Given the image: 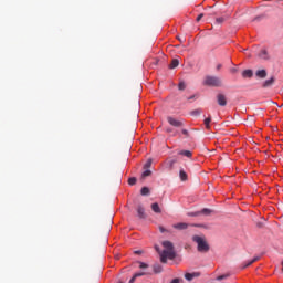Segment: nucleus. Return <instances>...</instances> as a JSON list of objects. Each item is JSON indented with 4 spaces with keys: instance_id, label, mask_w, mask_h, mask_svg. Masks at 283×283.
I'll list each match as a JSON object with an SVG mask.
<instances>
[{
    "instance_id": "obj_1",
    "label": "nucleus",
    "mask_w": 283,
    "mask_h": 283,
    "mask_svg": "<svg viewBox=\"0 0 283 283\" xmlns=\"http://www.w3.org/2000/svg\"><path fill=\"white\" fill-rule=\"evenodd\" d=\"M161 245L164 250H160V247L155 245L157 253L159 254L160 262L167 264L168 260H176V250L174 249V243L171 241H163Z\"/></svg>"
},
{
    "instance_id": "obj_2",
    "label": "nucleus",
    "mask_w": 283,
    "mask_h": 283,
    "mask_svg": "<svg viewBox=\"0 0 283 283\" xmlns=\"http://www.w3.org/2000/svg\"><path fill=\"white\" fill-rule=\"evenodd\" d=\"M192 241L197 244V251L199 253H209V250L211 247L209 245V242L207 241V237L205 235H193Z\"/></svg>"
},
{
    "instance_id": "obj_3",
    "label": "nucleus",
    "mask_w": 283,
    "mask_h": 283,
    "mask_svg": "<svg viewBox=\"0 0 283 283\" xmlns=\"http://www.w3.org/2000/svg\"><path fill=\"white\" fill-rule=\"evenodd\" d=\"M203 85H208V87H222V80L218 76L208 75L203 81Z\"/></svg>"
},
{
    "instance_id": "obj_4",
    "label": "nucleus",
    "mask_w": 283,
    "mask_h": 283,
    "mask_svg": "<svg viewBox=\"0 0 283 283\" xmlns=\"http://www.w3.org/2000/svg\"><path fill=\"white\" fill-rule=\"evenodd\" d=\"M217 102L220 107H227V96L224 94H218Z\"/></svg>"
},
{
    "instance_id": "obj_5",
    "label": "nucleus",
    "mask_w": 283,
    "mask_h": 283,
    "mask_svg": "<svg viewBox=\"0 0 283 283\" xmlns=\"http://www.w3.org/2000/svg\"><path fill=\"white\" fill-rule=\"evenodd\" d=\"M167 122L169 123V125H171L172 127H182V122L174 118V117H167Z\"/></svg>"
},
{
    "instance_id": "obj_6",
    "label": "nucleus",
    "mask_w": 283,
    "mask_h": 283,
    "mask_svg": "<svg viewBox=\"0 0 283 283\" xmlns=\"http://www.w3.org/2000/svg\"><path fill=\"white\" fill-rule=\"evenodd\" d=\"M137 216L140 218V220H145L147 218V214L145 213V208L143 206L137 207Z\"/></svg>"
},
{
    "instance_id": "obj_7",
    "label": "nucleus",
    "mask_w": 283,
    "mask_h": 283,
    "mask_svg": "<svg viewBox=\"0 0 283 283\" xmlns=\"http://www.w3.org/2000/svg\"><path fill=\"white\" fill-rule=\"evenodd\" d=\"M188 227L189 224L185 222L174 224V229H178L179 231H185Z\"/></svg>"
},
{
    "instance_id": "obj_8",
    "label": "nucleus",
    "mask_w": 283,
    "mask_h": 283,
    "mask_svg": "<svg viewBox=\"0 0 283 283\" xmlns=\"http://www.w3.org/2000/svg\"><path fill=\"white\" fill-rule=\"evenodd\" d=\"M179 178H180L181 182H187L189 177H188L187 172L185 171V169L179 170Z\"/></svg>"
},
{
    "instance_id": "obj_9",
    "label": "nucleus",
    "mask_w": 283,
    "mask_h": 283,
    "mask_svg": "<svg viewBox=\"0 0 283 283\" xmlns=\"http://www.w3.org/2000/svg\"><path fill=\"white\" fill-rule=\"evenodd\" d=\"M275 83V76H272L271 78L263 82L262 87H271Z\"/></svg>"
},
{
    "instance_id": "obj_10",
    "label": "nucleus",
    "mask_w": 283,
    "mask_h": 283,
    "mask_svg": "<svg viewBox=\"0 0 283 283\" xmlns=\"http://www.w3.org/2000/svg\"><path fill=\"white\" fill-rule=\"evenodd\" d=\"M253 76V71L252 70H244L242 72V77L243 78H251Z\"/></svg>"
},
{
    "instance_id": "obj_11",
    "label": "nucleus",
    "mask_w": 283,
    "mask_h": 283,
    "mask_svg": "<svg viewBox=\"0 0 283 283\" xmlns=\"http://www.w3.org/2000/svg\"><path fill=\"white\" fill-rule=\"evenodd\" d=\"M151 209L154 213H163V210L160 209V206L158 205V202L153 203Z\"/></svg>"
},
{
    "instance_id": "obj_12",
    "label": "nucleus",
    "mask_w": 283,
    "mask_h": 283,
    "mask_svg": "<svg viewBox=\"0 0 283 283\" xmlns=\"http://www.w3.org/2000/svg\"><path fill=\"white\" fill-rule=\"evenodd\" d=\"M259 56L263 59V61H269V52H266V50H261Z\"/></svg>"
},
{
    "instance_id": "obj_13",
    "label": "nucleus",
    "mask_w": 283,
    "mask_h": 283,
    "mask_svg": "<svg viewBox=\"0 0 283 283\" xmlns=\"http://www.w3.org/2000/svg\"><path fill=\"white\" fill-rule=\"evenodd\" d=\"M154 273H163V265L156 263L153 265Z\"/></svg>"
},
{
    "instance_id": "obj_14",
    "label": "nucleus",
    "mask_w": 283,
    "mask_h": 283,
    "mask_svg": "<svg viewBox=\"0 0 283 283\" xmlns=\"http://www.w3.org/2000/svg\"><path fill=\"white\" fill-rule=\"evenodd\" d=\"M255 74L259 78H266V70H259Z\"/></svg>"
},
{
    "instance_id": "obj_15",
    "label": "nucleus",
    "mask_w": 283,
    "mask_h": 283,
    "mask_svg": "<svg viewBox=\"0 0 283 283\" xmlns=\"http://www.w3.org/2000/svg\"><path fill=\"white\" fill-rule=\"evenodd\" d=\"M185 277L188 282H191V280H193V277H198V273H186Z\"/></svg>"
},
{
    "instance_id": "obj_16",
    "label": "nucleus",
    "mask_w": 283,
    "mask_h": 283,
    "mask_svg": "<svg viewBox=\"0 0 283 283\" xmlns=\"http://www.w3.org/2000/svg\"><path fill=\"white\" fill-rule=\"evenodd\" d=\"M179 156H186V158H191L193 154L190 150H181L179 151Z\"/></svg>"
},
{
    "instance_id": "obj_17",
    "label": "nucleus",
    "mask_w": 283,
    "mask_h": 283,
    "mask_svg": "<svg viewBox=\"0 0 283 283\" xmlns=\"http://www.w3.org/2000/svg\"><path fill=\"white\" fill-rule=\"evenodd\" d=\"M178 65H180V62L178 61V59H174L169 65L170 70H175V67H178Z\"/></svg>"
},
{
    "instance_id": "obj_18",
    "label": "nucleus",
    "mask_w": 283,
    "mask_h": 283,
    "mask_svg": "<svg viewBox=\"0 0 283 283\" xmlns=\"http://www.w3.org/2000/svg\"><path fill=\"white\" fill-rule=\"evenodd\" d=\"M199 213H202L203 216H211L213 211L209 208H203Z\"/></svg>"
},
{
    "instance_id": "obj_19",
    "label": "nucleus",
    "mask_w": 283,
    "mask_h": 283,
    "mask_svg": "<svg viewBox=\"0 0 283 283\" xmlns=\"http://www.w3.org/2000/svg\"><path fill=\"white\" fill-rule=\"evenodd\" d=\"M211 117H208V118H206L205 119V126H206V128H208V129H211Z\"/></svg>"
},
{
    "instance_id": "obj_20",
    "label": "nucleus",
    "mask_w": 283,
    "mask_h": 283,
    "mask_svg": "<svg viewBox=\"0 0 283 283\" xmlns=\"http://www.w3.org/2000/svg\"><path fill=\"white\" fill-rule=\"evenodd\" d=\"M200 114H202V111H201V109H195V111H191V112H190V115H191V116H200Z\"/></svg>"
},
{
    "instance_id": "obj_21",
    "label": "nucleus",
    "mask_w": 283,
    "mask_h": 283,
    "mask_svg": "<svg viewBox=\"0 0 283 283\" xmlns=\"http://www.w3.org/2000/svg\"><path fill=\"white\" fill-rule=\"evenodd\" d=\"M140 193L142 196H149V189L147 187H143Z\"/></svg>"
},
{
    "instance_id": "obj_22",
    "label": "nucleus",
    "mask_w": 283,
    "mask_h": 283,
    "mask_svg": "<svg viewBox=\"0 0 283 283\" xmlns=\"http://www.w3.org/2000/svg\"><path fill=\"white\" fill-rule=\"evenodd\" d=\"M186 88H187V84H185V82H180V83L178 84V90L184 91V90H186Z\"/></svg>"
},
{
    "instance_id": "obj_23",
    "label": "nucleus",
    "mask_w": 283,
    "mask_h": 283,
    "mask_svg": "<svg viewBox=\"0 0 283 283\" xmlns=\"http://www.w3.org/2000/svg\"><path fill=\"white\" fill-rule=\"evenodd\" d=\"M151 163H153L151 159H148L144 165V169H149V167H151Z\"/></svg>"
},
{
    "instance_id": "obj_24",
    "label": "nucleus",
    "mask_w": 283,
    "mask_h": 283,
    "mask_svg": "<svg viewBox=\"0 0 283 283\" xmlns=\"http://www.w3.org/2000/svg\"><path fill=\"white\" fill-rule=\"evenodd\" d=\"M136 184V177H130L128 179V185L134 186Z\"/></svg>"
},
{
    "instance_id": "obj_25",
    "label": "nucleus",
    "mask_w": 283,
    "mask_h": 283,
    "mask_svg": "<svg viewBox=\"0 0 283 283\" xmlns=\"http://www.w3.org/2000/svg\"><path fill=\"white\" fill-rule=\"evenodd\" d=\"M251 264H253V261H248L247 263H243L241 269H247L249 266H251Z\"/></svg>"
},
{
    "instance_id": "obj_26",
    "label": "nucleus",
    "mask_w": 283,
    "mask_h": 283,
    "mask_svg": "<svg viewBox=\"0 0 283 283\" xmlns=\"http://www.w3.org/2000/svg\"><path fill=\"white\" fill-rule=\"evenodd\" d=\"M147 176H151V170L147 169L143 172V178H147Z\"/></svg>"
},
{
    "instance_id": "obj_27",
    "label": "nucleus",
    "mask_w": 283,
    "mask_h": 283,
    "mask_svg": "<svg viewBox=\"0 0 283 283\" xmlns=\"http://www.w3.org/2000/svg\"><path fill=\"white\" fill-rule=\"evenodd\" d=\"M227 277H229V274H223L217 277V280L220 282L222 280H227Z\"/></svg>"
},
{
    "instance_id": "obj_28",
    "label": "nucleus",
    "mask_w": 283,
    "mask_h": 283,
    "mask_svg": "<svg viewBox=\"0 0 283 283\" xmlns=\"http://www.w3.org/2000/svg\"><path fill=\"white\" fill-rule=\"evenodd\" d=\"M149 265L147 263L139 262V269H148Z\"/></svg>"
},
{
    "instance_id": "obj_29",
    "label": "nucleus",
    "mask_w": 283,
    "mask_h": 283,
    "mask_svg": "<svg viewBox=\"0 0 283 283\" xmlns=\"http://www.w3.org/2000/svg\"><path fill=\"white\" fill-rule=\"evenodd\" d=\"M216 23H218V24L224 23V18H217Z\"/></svg>"
},
{
    "instance_id": "obj_30",
    "label": "nucleus",
    "mask_w": 283,
    "mask_h": 283,
    "mask_svg": "<svg viewBox=\"0 0 283 283\" xmlns=\"http://www.w3.org/2000/svg\"><path fill=\"white\" fill-rule=\"evenodd\" d=\"M181 134H184V136H186V138H189V130L182 129Z\"/></svg>"
},
{
    "instance_id": "obj_31",
    "label": "nucleus",
    "mask_w": 283,
    "mask_h": 283,
    "mask_svg": "<svg viewBox=\"0 0 283 283\" xmlns=\"http://www.w3.org/2000/svg\"><path fill=\"white\" fill-rule=\"evenodd\" d=\"M134 275L137 279V277H143V275H146V273L145 272H138V273H135Z\"/></svg>"
},
{
    "instance_id": "obj_32",
    "label": "nucleus",
    "mask_w": 283,
    "mask_h": 283,
    "mask_svg": "<svg viewBox=\"0 0 283 283\" xmlns=\"http://www.w3.org/2000/svg\"><path fill=\"white\" fill-rule=\"evenodd\" d=\"M169 167H174V165H176V159H171L170 161H168Z\"/></svg>"
},
{
    "instance_id": "obj_33",
    "label": "nucleus",
    "mask_w": 283,
    "mask_h": 283,
    "mask_svg": "<svg viewBox=\"0 0 283 283\" xmlns=\"http://www.w3.org/2000/svg\"><path fill=\"white\" fill-rule=\"evenodd\" d=\"M203 17H205L203 13L199 14V15L197 17V22L201 21Z\"/></svg>"
},
{
    "instance_id": "obj_34",
    "label": "nucleus",
    "mask_w": 283,
    "mask_h": 283,
    "mask_svg": "<svg viewBox=\"0 0 283 283\" xmlns=\"http://www.w3.org/2000/svg\"><path fill=\"white\" fill-rule=\"evenodd\" d=\"M260 260V256H254L251 262H253V264H255V262H258Z\"/></svg>"
},
{
    "instance_id": "obj_35",
    "label": "nucleus",
    "mask_w": 283,
    "mask_h": 283,
    "mask_svg": "<svg viewBox=\"0 0 283 283\" xmlns=\"http://www.w3.org/2000/svg\"><path fill=\"white\" fill-rule=\"evenodd\" d=\"M180 282H182V280H180V279H174L170 283H180Z\"/></svg>"
},
{
    "instance_id": "obj_36",
    "label": "nucleus",
    "mask_w": 283,
    "mask_h": 283,
    "mask_svg": "<svg viewBox=\"0 0 283 283\" xmlns=\"http://www.w3.org/2000/svg\"><path fill=\"white\" fill-rule=\"evenodd\" d=\"M136 282V276L135 275H133V277L129 280V282L128 283H135Z\"/></svg>"
},
{
    "instance_id": "obj_37",
    "label": "nucleus",
    "mask_w": 283,
    "mask_h": 283,
    "mask_svg": "<svg viewBox=\"0 0 283 283\" xmlns=\"http://www.w3.org/2000/svg\"><path fill=\"white\" fill-rule=\"evenodd\" d=\"M230 72H231L232 74H235V73H238V69L233 67V69L230 70Z\"/></svg>"
},
{
    "instance_id": "obj_38",
    "label": "nucleus",
    "mask_w": 283,
    "mask_h": 283,
    "mask_svg": "<svg viewBox=\"0 0 283 283\" xmlns=\"http://www.w3.org/2000/svg\"><path fill=\"white\" fill-rule=\"evenodd\" d=\"M159 231H160V233H165L167 230H165V228H163V227H159Z\"/></svg>"
},
{
    "instance_id": "obj_39",
    "label": "nucleus",
    "mask_w": 283,
    "mask_h": 283,
    "mask_svg": "<svg viewBox=\"0 0 283 283\" xmlns=\"http://www.w3.org/2000/svg\"><path fill=\"white\" fill-rule=\"evenodd\" d=\"M217 70H222V64H218Z\"/></svg>"
},
{
    "instance_id": "obj_40",
    "label": "nucleus",
    "mask_w": 283,
    "mask_h": 283,
    "mask_svg": "<svg viewBox=\"0 0 283 283\" xmlns=\"http://www.w3.org/2000/svg\"><path fill=\"white\" fill-rule=\"evenodd\" d=\"M193 98H196V95L190 96L188 101H193Z\"/></svg>"
},
{
    "instance_id": "obj_41",
    "label": "nucleus",
    "mask_w": 283,
    "mask_h": 283,
    "mask_svg": "<svg viewBox=\"0 0 283 283\" xmlns=\"http://www.w3.org/2000/svg\"><path fill=\"white\" fill-rule=\"evenodd\" d=\"M167 132H171V129L168 128Z\"/></svg>"
},
{
    "instance_id": "obj_42",
    "label": "nucleus",
    "mask_w": 283,
    "mask_h": 283,
    "mask_svg": "<svg viewBox=\"0 0 283 283\" xmlns=\"http://www.w3.org/2000/svg\"><path fill=\"white\" fill-rule=\"evenodd\" d=\"M118 283H124V282L119 281Z\"/></svg>"
}]
</instances>
